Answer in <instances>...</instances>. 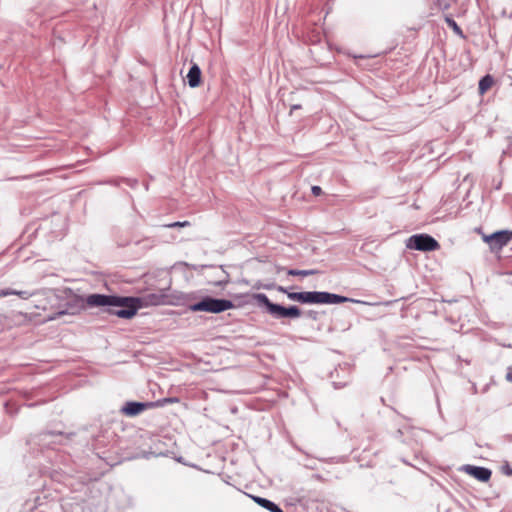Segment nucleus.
Instances as JSON below:
<instances>
[{
    "instance_id": "aec40b11",
    "label": "nucleus",
    "mask_w": 512,
    "mask_h": 512,
    "mask_svg": "<svg viewBox=\"0 0 512 512\" xmlns=\"http://www.w3.org/2000/svg\"><path fill=\"white\" fill-rule=\"evenodd\" d=\"M188 225V222H175L169 225V227H176V226H186Z\"/></svg>"
},
{
    "instance_id": "423d86ee",
    "label": "nucleus",
    "mask_w": 512,
    "mask_h": 512,
    "mask_svg": "<svg viewBox=\"0 0 512 512\" xmlns=\"http://www.w3.org/2000/svg\"><path fill=\"white\" fill-rule=\"evenodd\" d=\"M87 298H88V296H86L85 298H83L81 296H75L72 300L67 302V308L65 310H61V311L57 312L55 314V316H51L49 319L50 320H54L58 316H62V315H65V314H70V315L77 314L80 310L85 308V304L87 306H89L87 301H86Z\"/></svg>"
},
{
    "instance_id": "9b49d317",
    "label": "nucleus",
    "mask_w": 512,
    "mask_h": 512,
    "mask_svg": "<svg viewBox=\"0 0 512 512\" xmlns=\"http://www.w3.org/2000/svg\"><path fill=\"white\" fill-rule=\"evenodd\" d=\"M252 499L258 505H260L261 507L267 509L270 512H283V510L277 504H275L274 502H272V501H270V500H268L266 498H262V497H259V496H252Z\"/></svg>"
},
{
    "instance_id": "f257e3e1",
    "label": "nucleus",
    "mask_w": 512,
    "mask_h": 512,
    "mask_svg": "<svg viewBox=\"0 0 512 512\" xmlns=\"http://www.w3.org/2000/svg\"><path fill=\"white\" fill-rule=\"evenodd\" d=\"M170 286L154 292H148L141 297H125L105 294H90L87 298L89 307H106V311L123 319H131L142 306H159L171 304L168 294Z\"/></svg>"
},
{
    "instance_id": "9d476101",
    "label": "nucleus",
    "mask_w": 512,
    "mask_h": 512,
    "mask_svg": "<svg viewBox=\"0 0 512 512\" xmlns=\"http://www.w3.org/2000/svg\"><path fill=\"white\" fill-rule=\"evenodd\" d=\"M187 80L190 87L195 88L201 82V70L197 64H193L187 74Z\"/></svg>"
},
{
    "instance_id": "ddd939ff",
    "label": "nucleus",
    "mask_w": 512,
    "mask_h": 512,
    "mask_svg": "<svg viewBox=\"0 0 512 512\" xmlns=\"http://www.w3.org/2000/svg\"><path fill=\"white\" fill-rule=\"evenodd\" d=\"M10 295H17L22 299H28L33 295V293H30L28 291H22V290H13L10 288L0 289V298L10 296Z\"/></svg>"
},
{
    "instance_id": "f8f14e48",
    "label": "nucleus",
    "mask_w": 512,
    "mask_h": 512,
    "mask_svg": "<svg viewBox=\"0 0 512 512\" xmlns=\"http://www.w3.org/2000/svg\"><path fill=\"white\" fill-rule=\"evenodd\" d=\"M60 435V433L54 432L42 433L39 435V444L49 447L56 442L55 438H58Z\"/></svg>"
},
{
    "instance_id": "4468645a",
    "label": "nucleus",
    "mask_w": 512,
    "mask_h": 512,
    "mask_svg": "<svg viewBox=\"0 0 512 512\" xmlns=\"http://www.w3.org/2000/svg\"><path fill=\"white\" fill-rule=\"evenodd\" d=\"M493 84V77L490 75H485L479 81V91L481 94H484Z\"/></svg>"
},
{
    "instance_id": "f3484780",
    "label": "nucleus",
    "mask_w": 512,
    "mask_h": 512,
    "mask_svg": "<svg viewBox=\"0 0 512 512\" xmlns=\"http://www.w3.org/2000/svg\"><path fill=\"white\" fill-rule=\"evenodd\" d=\"M447 23H448V25H449L450 27H452V28H453V30H454L457 34H460V35L462 34V30H461V28L457 25V23H456L454 20L447 18Z\"/></svg>"
},
{
    "instance_id": "6e6552de",
    "label": "nucleus",
    "mask_w": 512,
    "mask_h": 512,
    "mask_svg": "<svg viewBox=\"0 0 512 512\" xmlns=\"http://www.w3.org/2000/svg\"><path fill=\"white\" fill-rule=\"evenodd\" d=\"M512 240V230L497 231L485 238L492 248H502Z\"/></svg>"
},
{
    "instance_id": "0eeeda50",
    "label": "nucleus",
    "mask_w": 512,
    "mask_h": 512,
    "mask_svg": "<svg viewBox=\"0 0 512 512\" xmlns=\"http://www.w3.org/2000/svg\"><path fill=\"white\" fill-rule=\"evenodd\" d=\"M150 408H153L151 402L128 401L121 407L120 412L127 417H135Z\"/></svg>"
},
{
    "instance_id": "f03ea898",
    "label": "nucleus",
    "mask_w": 512,
    "mask_h": 512,
    "mask_svg": "<svg viewBox=\"0 0 512 512\" xmlns=\"http://www.w3.org/2000/svg\"><path fill=\"white\" fill-rule=\"evenodd\" d=\"M288 298L293 301L309 304H340L353 301L347 297L322 291L291 292Z\"/></svg>"
},
{
    "instance_id": "412c9836",
    "label": "nucleus",
    "mask_w": 512,
    "mask_h": 512,
    "mask_svg": "<svg viewBox=\"0 0 512 512\" xmlns=\"http://www.w3.org/2000/svg\"><path fill=\"white\" fill-rule=\"evenodd\" d=\"M503 469L507 475H512V469L508 465L505 466Z\"/></svg>"
},
{
    "instance_id": "2eb2a0df",
    "label": "nucleus",
    "mask_w": 512,
    "mask_h": 512,
    "mask_svg": "<svg viewBox=\"0 0 512 512\" xmlns=\"http://www.w3.org/2000/svg\"><path fill=\"white\" fill-rule=\"evenodd\" d=\"M318 273L317 270H314V269H311V270H297V269H289L287 271V274L288 275H291V276H310V275H314Z\"/></svg>"
},
{
    "instance_id": "5701e85b",
    "label": "nucleus",
    "mask_w": 512,
    "mask_h": 512,
    "mask_svg": "<svg viewBox=\"0 0 512 512\" xmlns=\"http://www.w3.org/2000/svg\"><path fill=\"white\" fill-rule=\"evenodd\" d=\"M299 108H300V105H294V106H292V110H294V109H299Z\"/></svg>"
},
{
    "instance_id": "7ed1b4c3",
    "label": "nucleus",
    "mask_w": 512,
    "mask_h": 512,
    "mask_svg": "<svg viewBox=\"0 0 512 512\" xmlns=\"http://www.w3.org/2000/svg\"><path fill=\"white\" fill-rule=\"evenodd\" d=\"M254 298L259 305L264 306L267 312L276 319L298 318L301 316V310L297 306L284 307L280 304L273 303L264 293H258Z\"/></svg>"
},
{
    "instance_id": "20e7f679",
    "label": "nucleus",
    "mask_w": 512,
    "mask_h": 512,
    "mask_svg": "<svg viewBox=\"0 0 512 512\" xmlns=\"http://www.w3.org/2000/svg\"><path fill=\"white\" fill-rule=\"evenodd\" d=\"M233 307L234 304L231 300L217 299L209 296L189 306L193 312L205 311L210 313H221Z\"/></svg>"
},
{
    "instance_id": "6ab92c4d",
    "label": "nucleus",
    "mask_w": 512,
    "mask_h": 512,
    "mask_svg": "<svg viewBox=\"0 0 512 512\" xmlns=\"http://www.w3.org/2000/svg\"><path fill=\"white\" fill-rule=\"evenodd\" d=\"M506 380H507L508 382H512V366H510V367L508 368V372H507V374H506Z\"/></svg>"
},
{
    "instance_id": "4be33fe9",
    "label": "nucleus",
    "mask_w": 512,
    "mask_h": 512,
    "mask_svg": "<svg viewBox=\"0 0 512 512\" xmlns=\"http://www.w3.org/2000/svg\"><path fill=\"white\" fill-rule=\"evenodd\" d=\"M277 290H278V291H280V292L286 293L287 295H288V293H289V292L286 290V288H284V287H282V286H278Z\"/></svg>"
},
{
    "instance_id": "39448f33",
    "label": "nucleus",
    "mask_w": 512,
    "mask_h": 512,
    "mask_svg": "<svg viewBox=\"0 0 512 512\" xmlns=\"http://www.w3.org/2000/svg\"><path fill=\"white\" fill-rule=\"evenodd\" d=\"M406 246L418 251H434L439 248V243L428 234H416L408 238Z\"/></svg>"
},
{
    "instance_id": "1a4fd4ad",
    "label": "nucleus",
    "mask_w": 512,
    "mask_h": 512,
    "mask_svg": "<svg viewBox=\"0 0 512 512\" xmlns=\"http://www.w3.org/2000/svg\"><path fill=\"white\" fill-rule=\"evenodd\" d=\"M465 471L481 482H487L492 475L490 469L480 466L466 465Z\"/></svg>"
},
{
    "instance_id": "dca6fc26",
    "label": "nucleus",
    "mask_w": 512,
    "mask_h": 512,
    "mask_svg": "<svg viewBox=\"0 0 512 512\" xmlns=\"http://www.w3.org/2000/svg\"><path fill=\"white\" fill-rule=\"evenodd\" d=\"M176 402H178V398L169 397V398H163V399L151 402V404H153V408H155V407H163L166 404L176 403Z\"/></svg>"
},
{
    "instance_id": "a211bd4d",
    "label": "nucleus",
    "mask_w": 512,
    "mask_h": 512,
    "mask_svg": "<svg viewBox=\"0 0 512 512\" xmlns=\"http://www.w3.org/2000/svg\"><path fill=\"white\" fill-rule=\"evenodd\" d=\"M311 191L315 196H319L322 193V189L319 186H312Z\"/></svg>"
}]
</instances>
